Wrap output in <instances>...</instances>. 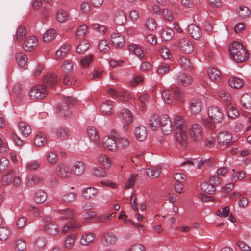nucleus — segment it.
I'll use <instances>...</instances> for the list:
<instances>
[{"mask_svg": "<svg viewBox=\"0 0 251 251\" xmlns=\"http://www.w3.org/2000/svg\"><path fill=\"white\" fill-rule=\"evenodd\" d=\"M76 235L74 234L68 236L65 240L64 245L66 248L71 249L74 244Z\"/></svg>", "mask_w": 251, "mask_h": 251, "instance_id": "obj_58", "label": "nucleus"}, {"mask_svg": "<svg viewBox=\"0 0 251 251\" xmlns=\"http://www.w3.org/2000/svg\"><path fill=\"white\" fill-rule=\"evenodd\" d=\"M95 236L93 233H85L80 239V243L83 246H89L93 242Z\"/></svg>", "mask_w": 251, "mask_h": 251, "instance_id": "obj_23", "label": "nucleus"}, {"mask_svg": "<svg viewBox=\"0 0 251 251\" xmlns=\"http://www.w3.org/2000/svg\"><path fill=\"white\" fill-rule=\"evenodd\" d=\"M44 178L36 175L29 176L27 178L26 184L30 187H33L43 182Z\"/></svg>", "mask_w": 251, "mask_h": 251, "instance_id": "obj_22", "label": "nucleus"}, {"mask_svg": "<svg viewBox=\"0 0 251 251\" xmlns=\"http://www.w3.org/2000/svg\"><path fill=\"white\" fill-rule=\"evenodd\" d=\"M91 26L93 30H95L101 35H104L107 30V28L105 26L97 23L91 24Z\"/></svg>", "mask_w": 251, "mask_h": 251, "instance_id": "obj_55", "label": "nucleus"}, {"mask_svg": "<svg viewBox=\"0 0 251 251\" xmlns=\"http://www.w3.org/2000/svg\"><path fill=\"white\" fill-rule=\"evenodd\" d=\"M162 97L164 101L169 104H174L176 98L180 101H183L184 100V93L178 87L163 91L162 93Z\"/></svg>", "mask_w": 251, "mask_h": 251, "instance_id": "obj_2", "label": "nucleus"}, {"mask_svg": "<svg viewBox=\"0 0 251 251\" xmlns=\"http://www.w3.org/2000/svg\"><path fill=\"white\" fill-rule=\"evenodd\" d=\"M161 169L159 166L148 168L146 170L147 175L151 178H155L160 176Z\"/></svg>", "mask_w": 251, "mask_h": 251, "instance_id": "obj_29", "label": "nucleus"}, {"mask_svg": "<svg viewBox=\"0 0 251 251\" xmlns=\"http://www.w3.org/2000/svg\"><path fill=\"white\" fill-rule=\"evenodd\" d=\"M179 47L182 51L187 54L191 53L194 50V46L192 43L185 38L180 39Z\"/></svg>", "mask_w": 251, "mask_h": 251, "instance_id": "obj_9", "label": "nucleus"}, {"mask_svg": "<svg viewBox=\"0 0 251 251\" xmlns=\"http://www.w3.org/2000/svg\"><path fill=\"white\" fill-rule=\"evenodd\" d=\"M48 91L45 86L37 85L33 87L29 92V96L32 100H40L47 95Z\"/></svg>", "mask_w": 251, "mask_h": 251, "instance_id": "obj_3", "label": "nucleus"}, {"mask_svg": "<svg viewBox=\"0 0 251 251\" xmlns=\"http://www.w3.org/2000/svg\"><path fill=\"white\" fill-rule=\"evenodd\" d=\"M38 41L35 36H31L27 38L24 42L23 48L26 51H31L38 46Z\"/></svg>", "mask_w": 251, "mask_h": 251, "instance_id": "obj_10", "label": "nucleus"}, {"mask_svg": "<svg viewBox=\"0 0 251 251\" xmlns=\"http://www.w3.org/2000/svg\"><path fill=\"white\" fill-rule=\"evenodd\" d=\"M87 134L89 140L91 141H98L99 136L96 129L93 126H90L87 129Z\"/></svg>", "mask_w": 251, "mask_h": 251, "instance_id": "obj_44", "label": "nucleus"}, {"mask_svg": "<svg viewBox=\"0 0 251 251\" xmlns=\"http://www.w3.org/2000/svg\"><path fill=\"white\" fill-rule=\"evenodd\" d=\"M43 82L47 87H53L57 83V75L54 73L47 74L43 79Z\"/></svg>", "mask_w": 251, "mask_h": 251, "instance_id": "obj_17", "label": "nucleus"}, {"mask_svg": "<svg viewBox=\"0 0 251 251\" xmlns=\"http://www.w3.org/2000/svg\"><path fill=\"white\" fill-rule=\"evenodd\" d=\"M62 72L63 75H71L73 72V64L68 61H65L62 67Z\"/></svg>", "mask_w": 251, "mask_h": 251, "instance_id": "obj_47", "label": "nucleus"}, {"mask_svg": "<svg viewBox=\"0 0 251 251\" xmlns=\"http://www.w3.org/2000/svg\"><path fill=\"white\" fill-rule=\"evenodd\" d=\"M47 196L46 192L42 190H38L34 196V201L37 203H42L47 199Z\"/></svg>", "mask_w": 251, "mask_h": 251, "instance_id": "obj_38", "label": "nucleus"}, {"mask_svg": "<svg viewBox=\"0 0 251 251\" xmlns=\"http://www.w3.org/2000/svg\"><path fill=\"white\" fill-rule=\"evenodd\" d=\"M189 109L191 113L197 115L201 110V102L199 99L192 100L189 104Z\"/></svg>", "mask_w": 251, "mask_h": 251, "instance_id": "obj_20", "label": "nucleus"}, {"mask_svg": "<svg viewBox=\"0 0 251 251\" xmlns=\"http://www.w3.org/2000/svg\"><path fill=\"white\" fill-rule=\"evenodd\" d=\"M55 30L53 29H50L44 34L43 40L45 42H50L55 38Z\"/></svg>", "mask_w": 251, "mask_h": 251, "instance_id": "obj_45", "label": "nucleus"}, {"mask_svg": "<svg viewBox=\"0 0 251 251\" xmlns=\"http://www.w3.org/2000/svg\"><path fill=\"white\" fill-rule=\"evenodd\" d=\"M80 226V225L76 223L75 220H73V221L69 222L65 224L62 232L65 234L68 232L70 229L78 228H79Z\"/></svg>", "mask_w": 251, "mask_h": 251, "instance_id": "obj_46", "label": "nucleus"}, {"mask_svg": "<svg viewBox=\"0 0 251 251\" xmlns=\"http://www.w3.org/2000/svg\"><path fill=\"white\" fill-rule=\"evenodd\" d=\"M190 139L194 141H199L202 139V129L201 126L198 124H192L189 129Z\"/></svg>", "mask_w": 251, "mask_h": 251, "instance_id": "obj_4", "label": "nucleus"}, {"mask_svg": "<svg viewBox=\"0 0 251 251\" xmlns=\"http://www.w3.org/2000/svg\"><path fill=\"white\" fill-rule=\"evenodd\" d=\"M174 35V32L171 28H164L160 34V37L164 41L171 40Z\"/></svg>", "mask_w": 251, "mask_h": 251, "instance_id": "obj_43", "label": "nucleus"}, {"mask_svg": "<svg viewBox=\"0 0 251 251\" xmlns=\"http://www.w3.org/2000/svg\"><path fill=\"white\" fill-rule=\"evenodd\" d=\"M164 135L170 134L172 130V124L168 115L164 114L161 117L159 127Z\"/></svg>", "mask_w": 251, "mask_h": 251, "instance_id": "obj_6", "label": "nucleus"}, {"mask_svg": "<svg viewBox=\"0 0 251 251\" xmlns=\"http://www.w3.org/2000/svg\"><path fill=\"white\" fill-rule=\"evenodd\" d=\"M69 46L64 45L62 46L56 52L55 58L57 60H60L65 57L69 50Z\"/></svg>", "mask_w": 251, "mask_h": 251, "instance_id": "obj_31", "label": "nucleus"}, {"mask_svg": "<svg viewBox=\"0 0 251 251\" xmlns=\"http://www.w3.org/2000/svg\"><path fill=\"white\" fill-rule=\"evenodd\" d=\"M88 29V26L86 25H80L77 30L76 36L77 38L81 39L83 38L86 34Z\"/></svg>", "mask_w": 251, "mask_h": 251, "instance_id": "obj_57", "label": "nucleus"}, {"mask_svg": "<svg viewBox=\"0 0 251 251\" xmlns=\"http://www.w3.org/2000/svg\"><path fill=\"white\" fill-rule=\"evenodd\" d=\"M228 85L234 89H239L244 85L243 81L236 77H231L228 80Z\"/></svg>", "mask_w": 251, "mask_h": 251, "instance_id": "obj_34", "label": "nucleus"}, {"mask_svg": "<svg viewBox=\"0 0 251 251\" xmlns=\"http://www.w3.org/2000/svg\"><path fill=\"white\" fill-rule=\"evenodd\" d=\"M208 115L210 119L216 123H221L224 118L222 110L215 106H211L209 107Z\"/></svg>", "mask_w": 251, "mask_h": 251, "instance_id": "obj_5", "label": "nucleus"}, {"mask_svg": "<svg viewBox=\"0 0 251 251\" xmlns=\"http://www.w3.org/2000/svg\"><path fill=\"white\" fill-rule=\"evenodd\" d=\"M233 138L232 134L229 131H222L218 133L217 136V140L218 141H232ZM233 141H235L234 140Z\"/></svg>", "mask_w": 251, "mask_h": 251, "instance_id": "obj_30", "label": "nucleus"}, {"mask_svg": "<svg viewBox=\"0 0 251 251\" xmlns=\"http://www.w3.org/2000/svg\"><path fill=\"white\" fill-rule=\"evenodd\" d=\"M55 213L58 217L61 219L65 220H71V221H73V220H75L74 217L75 212L72 208L58 209L55 211Z\"/></svg>", "mask_w": 251, "mask_h": 251, "instance_id": "obj_7", "label": "nucleus"}, {"mask_svg": "<svg viewBox=\"0 0 251 251\" xmlns=\"http://www.w3.org/2000/svg\"><path fill=\"white\" fill-rule=\"evenodd\" d=\"M110 39L112 46L115 48H121L125 44V36L120 32L112 33Z\"/></svg>", "mask_w": 251, "mask_h": 251, "instance_id": "obj_8", "label": "nucleus"}, {"mask_svg": "<svg viewBox=\"0 0 251 251\" xmlns=\"http://www.w3.org/2000/svg\"><path fill=\"white\" fill-rule=\"evenodd\" d=\"M96 161L100 164L102 165L105 168H109L111 165V161L109 157L106 154L99 153L96 157Z\"/></svg>", "mask_w": 251, "mask_h": 251, "instance_id": "obj_19", "label": "nucleus"}, {"mask_svg": "<svg viewBox=\"0 0 251 251\" xmlns=\"http://www.w3.org/2000/svg\"><path fill=\"white\" fill-rule=\"evenodd\" d=\"M174 131L177 141H186L187 140V128H180Z\"/></svg>", "mask_w": 251, "mask_h": 251, "instance_id": "obj_28", "label": "nucleus"}, {"mask_svg": "<svg viewBox=\"0 0 251 251\" xmlns=\"http://www.w3.org/2000/svg\"><path fill=\"white\" fill-rule=\"evenodd\" d=\"M98 192L96 188L93 187H89L85 188L82 191V196L85 199H90L95 197Z\"/></svg>", "mask_w": 251, "mask_h": 251, "instance_id": "obj_27", "label": "nucleus"}, {"mask_svg": "<svg viewBox=\"0 0 251 251\" xmlns=\"http://www.w3.org/2000/svg\"><path fill=\"white\" fill-rule=\"evenodd\" d=\"M15 246L18 251H24L26 248V243L22 239H18L15 242Z\"/></svg>", "mask_w": 251, "mask_h": 251, "instance_id": "obj_56", "label": "nucleus"}, {"mask_svg": "<svg viewBox=\"0 0 251 251\" xmlns=\"http://www.w3.org/2000/svg\"><path fill=\"white\" fill-rule=\"evenodd\" d=\"M15 58L19 67L23 68L26 65L27 57L24 53L22 52L17 53L15 56Z\"/></svg>", "mask_w": 251, "mask_h": 251, "instance_id": "obj_37", "label": "nucleus"}, {"mask_svg": "<svg viewBox=\"0 0 251 251\" xmlns=\"http://www.w3.org/2000/svg\"><path fill=\"white\" fill-rule=\"evenodd\" d=\"M56 134L58 140H67L70 139V134L67 128H59L57 129Z\"/></svg>", "mask_w": 251, "mask_h": 251, "instance_id": "obj_35", "label": "nucleus"}, {"mask_svg": "<svg viewBox=\"0 0 251 251\" xmlns=\"http://www.w3.org/2000/svg\"><path fill=\"white\" fill-rule=\"evenodd\" d=\"M188 32L191 36L195 39H198L201 36V32L200 28L194 24L188 26Z\"/></svg>", "mask_w": 251, "mask_h": 251, "instance_id": "obj_21", "label": "nucleus"}, {"mask_svg": "<svg viewBox=\"0 0 251 251\" xmlns=\"http://www.w3.org/2000/svg\"><path fill=\"white\" fill-rule=\"evenodd\" d=\"M86 169L85 163L81 161L75 162L72 168L73 172L76 175H81L84 173Z\"/></svg>", "mask_w": 251, "mask_h": 251, "instance_id": "obj_18", "label": "nucleus"}, {"mask_svg": "<svg viewBox=\"0 0 251 251\" xmlns=\"http://www.w3.org/2000/svg\"><path fill=\"white\" fill-rule=\"evenodd\" d=\"M113 105L111 101L106 100L103 102L100 106V111L103 114L109 115L111 114Z\"/></svg>", "mask_w": 251, "mask_h": 251, "instance_id": "obj_26", "label": "nucleus"}, {"mask_svg": "<svg viewBox=\"0 0 251 251\" xmlns=\"http://www.w3.org/2000/svg\"><path fill=\"white\" fill-rule=\"evenodd\" d=\"M241 103L246 109L251 108V94L246 93L244 94L241 99Z\"/></svg>", "mask_w": 251, "mask_h": 251, "instance_id": "obj_41", "label": "nucleus"}, {"mask_svg": "<svg viewBox=\"0 0 251 251\" xmlns=\"http://www.w3.org/2000/svg\"><path fill=\"white\" fill-rule=\"evenodd\" d=\"M56 18L58 22L63 23L68 19V14L67 12L62 10H59L56 15Z\"/></svg>", "mask_w": 251, "mask_h": 251, "instance_id": "obj_53", "label": "nucleus"}, {"mask_svg": "<svg viewBox=\"0 0 251 251\" xmlns=\"http://www.w3.org/2000/svg\"><path fill=\"white\" fill-rule=\"evenodd\" d=\"M134 135L139 141H144L147 137V130L146 127L142 125H140L135 127Z\"/></svg>", "mask_w": 251, "mask_h": 251, "instance_id": "obj_13", "label": "nucleus"}, {"mask_svg": "<svg viewBox=\"0 0 251 251\" xmlns=\"http://www.w3.org/2000/svg\"><path fill=\"white\" fill-rule=\"evenodd\" d=\"M18 129L21 134L24 137H27L31 132L30 126L24 122L18 123Z\"/></svg>", "mask_w": 251, "mask_h": 251, "instance_id": "obj_24", "label": "nucleus"}, {"mask_svg": "<svg viewBox=\"0 0 251 251\" xmlns=\"http://www.w3.org/2000/svg\"><path fill=\"white\" fill-rule=\"evenodd\" d=\"M46 240L44 237L38 238L34 242V248L36 251L40 250L46 245Z\"/></svg>", "mask_w": 251, "mask_h": 251, "instance_id": "obj_54", "label": "nucleus"}, {"mask_svg": "<svg viewBox=\"0 0 251 251\" xmlns=\"http://www.w3.org/2000/svg\"><path fill=\"white\" fill-rule=\"evenodd\" d=\"M57 172L58 175L62 178L69 179L71 177V172L69 168L65 164H61L57 166Z\"/></svg>", "mask_w": 251, "mask_h": 251, "instance_id": "obj_12", "label": "nucleus"}, {"mask_svg": "<svg viewBox=\"0 0 251 251\" xmlns=\"http://www.w3.org/2000/svg\"><path fill=\"white\" fill-rule=\"evenodd\" d=\"M14 172L13 170H10L6 175H4L1 179L2 183L4 185H7L11 183L13 177L15 176Z\"/></svg>", "mask_w": 251, "mask_h": 251, "instance_id": "obj_49", "label": "nucleus"}, {"mask_svg": "<svg viewBox=\"0 0 251 251\" xmlns=\"http://www.w3.org/2000/svg\"><path fill=\"white\" fill-rule=\"evenodd\" d=\"M174 126L175 127V130L180 129V128H187L184 118L180 115L176 116L174 123Z\"/></svg>", "mask_w": 251, "mask_h": 251, "instance_id": "obj_36", "label": "nucleus"}, {"mask_svg": "<svg viewBox=\"0 0 251 251\" xmlns=\"http://www.w3.org/2000/svg\"><path fill=\"white\" fill-rule=\"evenodd\" d=\"M193 82L191 76L184 73H180L177 76V83L179 85L187 86Z\"/></svg>", "mask_w": 251, "mask_h": 251, "instance_id": "obj_11", "label": "nucleus"}, {"mask_svg": "<svg viewBox=\"0 0 251 251\" xmlns=\"http://www.w3.org/2000/svg\"><path fill=\"white\" fill-rule=\"evenodd\" d=\"M45 230L52 235H56L59 231L57 226L52 223H49L44 226Z\"/></svg>", "mask_w": 251, "mask_h": 251, "instance_id": "obj_39", "label": "nucleus"}, {"mask_svg": "<svg viewBox=\"0 0 251 251\" xmlns=\"http://www.w3.org/2000/svg\"><path fill=\"white\" fill-rule=\"evenodd\" d=\"M96 146L101 150L107 149L110 151H114L118 150L116 142H96Z\"/></svg>", "mask_w": 251, "mask_h": 251, "instance_id": "obj_15", "label": "nucleus"}, {"mask_svg": "<svg viewBox=\"0 0 251 251\" xmlns=\"http://www.w3.org/2000/svg\"><path fill=\"white\" fill-rule=\"evenodd\" d=\"M57 112L61 116H69L70 114V111L67 105H58L57 106Z\"/></svg>", "mask_w": 251, "mask_h": 251, "instance_id": "obj_51", "label": "nucleus"}, {"mask_svg": "<svg viewBox=\"0 0 251 251\" xmlns=\"http://www.w3.org/2000/svg\"><path fill=\"white\" fill-rule=\"evenodd\" d=\"M237 12L239 17L242 19L247 18L250 14L248 8L245 6L240 7Z\"/></svg>", "mask_w": 251, "mask_h": 251, "instance_id": "obj_60", "label": "nucleus"}, {"mask_svg": "<svg viewBox=\"0 0 251 251\" xmlns=\"http://www.w3.org/2000/svg\"><path fill=\"white\" fill-rule=\"evenodd\" d=\"M107 94L113 98H118L119 99L123 101H125V95L124 94H121L120 93L114 90L113 88H109L107 90Z\"/></svg>", "mask_w": 251, "mask_h": 251, "instance_id": "obj_48", "label": "nucleus"}, {"mask_svg": "<svg viewBox=\"0 0 251 251\" xmlns=\"http://www.w3.org/2000/svg\"><path fill=\"white\" fill-rule=\"evenodd\" d=\"M146 28L150 31H153L156 27L155 20L152 18H149L146 20L145 24Z\"/></svg>", "mask_w": 251, "mask_h": 251, "instance_id": "obj_62", "label": "nucleus"}, {"mask_svg": "<svg viewBox=\"0 0 251 251\" xmlns=\"http://www.w3.org/2000/svg\"><path fill=\"white\" fill-rule=\"evenodd\" d=\"M63 83L68 86L75 85L76 83V80L71 75H63Z\"/></svg>", "mask_w": 251, "mask_h": 251, "instance_id": "obj_52", "label": "nucleus"}, {"mask_svg": "<svg viewBox=\"0 0 251 251\" xmlns=\"http://www.w3.org/2000/svg\"><path fill=\"white\" fill-rule=\"evenodd\" d=\"M77 197V195L76 193L68 191L65 192L62 195V200L64 202L69 203L76 200Z\"/></svg>", "mask_w": 251, "mask_h": 251, "instance_id": "obj_32", "label": "nucleus"}, {"mask_svg": "<svg viewBox=\"0 0 251 251\" xmlns=\"http://www.w3.org/2000/svg\"><path fill=\"white\" fill-rule=\"evenodd\" d=\"M108 140H111L112 141H115L116 140L120 141L122 140V138L115 132L114 130H113L111 132V136L107 135L103 137V140L104 141H107Z\"/></svg>", "mask_w": 251, "mask_h": 251, "instance_id": "obj_61", "label": "nucleus"}, {"mask_svg": "<svg viewBox=\"0 0 251 251\" xmlns=\"http://www.w3.org/2000/svg\"><path fill=\"white\" fill-rule=\"evenodd\" d=\"M228 51L231 58L237 63L243 62L248 59V55L244 47L238 42H233L229 46Z\"/></svg>", "mask_w": 251, "mask_h": 251, "instance_id": "obj_1", "label": "nucleus"}, {"mask_svg": "<svg viewBox=\"0 0 251 251\" xmlns=\"http://www.w3.org/2000/svg\"><path fill=\"white\" fill-rule=\"evenodd\" d=\"M180 66L186 70H191L193 69V65L190 60L186 57H181L179 60Z\"/></svg>", "mask_w": 251, "mask_h": 251, "instance_id": "obj_42", "label": "nucleus"}, {"mask_svg": "<svg viewBox=\"0 0 251 251\" xmlns=\"http://www.w3.org/2000/svg\"><path fill=\"white\" fill-rule=\"evenodd\" d=\"M170 66L166 63H161L158 67L157 73L159 75H164L169 73Z\"/></svg>", "mask_w": 251, "mask_h": 251, "instance_id": "obj_63", "label": "nucleus"}, {"mask_svg": "<svg viewBox=\"0 0 251 251\" xmlns=\"http://www.w3.org/2000/svg\"><path fill=\"white\" fill-rule=\"evenodd\" d=\"M26 36V29L25 26L20 25L18 27L16 34L15 38L18 42H21Z\"/></svg>", "mask_w": 251, "mask_h": 251, "instance_id": "obj_40", "label": "nucleus"}, {"mask_svg": "<svg viewBox=\"0 0 251 251\" xmlns=\"http://www.w3.org/2000/svg\"><path fill=\"white\" fill-rule=\"evenodd\" d=\"M208 75L209 78L214 82H217L221 80V72L217 69L213 67L209 68Z\"/></svg>", "mask_w": 251, "mask_h": 251, "instance_id": "obj_25", "label": "nucleus"}, {"mask_svg": "<svg viewBox=\"0 0 251 251\" xmlns=\"http://www.w3.org/2000/svg\"><path fill=\"white\" fill-rule=\"evenodd\" d=\"M93 60V55L89 54L81 59V64L83 68H87Z\"/></svg>", "mask_w": 251, "mask_h": 251, "instance_id": "obj_64", "label": "nucleus"}, {"mask_svg": "<svg viewBox=\"0 0 251 251\" xmlns=\"http://www.w3.org/2000/svg\"><path fill=\"white\" fill-rule=\"evenodd\" d=\"M160 121L161 117L159 118L158 116L156 114H153L151 116L149 125L152 130H155L159 127Z\"/></svg>", "mask_w": 251, "mask_h": 251, "instance_id": "obj_33", "label": "nucleus"}, {"mask_svg": "<svg viewBox=\"0 0 251 251\" xmlns=\"http://www.w3.org/2000/svg\"><path fill=\"white\" fill-rule=\"evenodd\" d=\"M129 52L135 54L139 59L142 60L145 58V53L142 48L137 44H132L128 47Z\"/></svg>", "mask_w": 251, "mask_h": 251, "instance_id": "obj_16", "label": "nucleus"}, {"mask_svg": "<svg viewBox=\"0 0 251 251\" xmlns=\"http://www.w3.org/2000/svg\"><path fill=\"white\" fill-rule=\"evenodd\" d=\"M117 240V237L112 233H105L101 236V242L106 246H109L114 244Z\"/></svg>", "mask_w": 251, "mask_h": 251, "instance_id": "obj_14", "label": "nucleus"}, {"mask_svg": "<svg viewBox=\"0 0 251 251\" xmlns=\"http://www.w3.org/2000/svg\"><path fill=\"white\" fill-rule=\"evenodd\" d=\"M201 189L208 194H213L215 192V188L210 184H209L207 182H203L200 184Z\"/></svg>", "mask_w": 251, "mask_h": 251, "instance_id": "obj_50", "label": "nucleus"}, {"mask_svg": "<svg viewBox=\"0 0 251 251\" xmlns=\"http://www.w3.org/2000/svg\"><path fill=\"white\" fill-rule=\"evenodd\" d=\"M10 236V230L7 227L2 226L0 228V240L5 241Z\"/></svg>", "mask_w": 251, "mask_h": 251, "instance_id": "obj_59", "label": "nucleus"}]
</instances>
